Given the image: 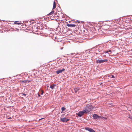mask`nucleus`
<instances>
[{"label":"nucleus","instance_id":"0eeeda50","mask_svg":"<svg viewBox=\"0 0 132 132\" xmlns=\"http://www.w3.org/2000/svg\"><path fill=\"white\" fill-rule=\"evenodd\" d=\"M65 69L64 68H63L62 70H59L56 71V73L58 74L60 73H62V72L64 71Z\"/></svg>","mask_w":132,"mask_h":132},{"label":"nucleus","instance_id":"423d86ee","mask_svg":"<svg viewBox=\"0 0 132 132\" xmlns=\"http://www.w3.org/2000/svg\"><path fill=\"white\" fill-rule=\"evenodd\" d=\"M85 129L87 130L90 132H96L93 129L88 127H85Z\"/></svg>","mask_w":132,"mask_h":132},{"label":"nucleus","instance_id":"1a4fd4ad","mask_svg":"<svg viewBox=\"0 0 132 132\" xmlns=\"http://www.w3.org/2000/svg\"><path fill=\"white\" fill-rule=\"evenodd\" d=\"M80 88L79 87H77L76 88L74 89L75 92V93H77V92L79 90Z\"/></svg>","mask_w":132,"mask_h":132},{"label":"nucleus","instance_id":"f3484780","mask_svg":"<svg viewBox=\"0 0 132 132\" xmlns=\"http://www.w3.org/2000/svg\"><path fill=\"white\" fill-rule=\"evenodd\" d=\"M22 94L24 96H26V94H25L24 93H22Z\"/></svg>","mask_w":132,"mask_h":132},{"label":"nucleus","instance_id":"bb28decb","mask_svg":"<svg viewBox=\"0 0 132 132\" xmlns=\"http://www.w3.org/2000/svg\"><path fill=\"white\" fill-rule=\"evenodd\" d=\"M49 87V86H47V87Z\"/></svg>","mask_w":132,"mask_h":132},{"label":"nucleus","instance_id":"4468645a","mask_svg":"<svg viewBox=\"0 0 132 132\" xmlns=\"http://www.w3.org/2000/svg\"><path fill=\"white\" fill-rule=\"evenodd\" d=\"M108 54H111L112 53V51L110 50H109V51H108Z\"/></svg>","mask_w":132,"mask_h":132},{"label":"nucleus","instance_id":"6ab92c4d","mask_svg":"<svg viewBox=\"0 0 132 132\" xmlns=\"http://www.w3.org/2000/svg\"><path fill=\"white\" fill-rule=\"evenodd\" d=\"M108 51H106L105 52V53H108Z\"/></svg>","mask_w":132,"mask_h":132},{"label":"nucleus","instance_id":"39448f33","mask_svg":"<svg viewBox=\"0 0 132 132\" xmlns=\"http://www.w3.org/2000/svg\"><path fill=\"white\" fill-rule=\"evenodd\" d=\"M93 118L95 119H99V118H102V117L98 116L96 114H94L93 115Z\"/></svg>","mask_w":132,"mask_h":132},{"label":"nucleus","instance_id":"ddd939ff","mask_svg":"<svg viewBox=\"0 0 132 132\" xmlns=\"http://www.w3.org/2000/svg\"><path fill=\"white\" fill-rule=\"evenodd\" d=\"M18 21H15L14 22V23L15 24H17L18 25H20L21 24V23H18Z\"/></svg>","mask_w":132,"mask_h":132},{"label":"nucleus","instance_id":"20e7f679","mask_svg":"<svg viewBox=\"0 0 132 132\" xmlns=\"http://www.w3.org/2000/svg\"><path fill=\"white\" fill-rule=\"evenodd\" d=\"M60 120L61 121L63 122H66L69 120V119L65 117L62 118H60Z\"/></svg>","mask_w":132,"mask_h":132},{"label":"nucleus","instance_id":"cd10ccee","mask_svg":"<svg viewBox=\"0 0 132 132\" xmlns=\"http://www.w3.org/2000/svg\"><path fill=\"white\" fill-rule=\"evenodd\" d=\"M22 82H24V81H22Z\"/></svg>","mask_w":132,"mask_h":132},{"label":"nucleus","instance_id":"f8f14e48","mask_svg":"<svg viewBox=\"0 0 132 132\" xmlns=\"http://www.w3.org/2000/svg\"><path fill=\"white\" fill-rule=\"evenodd\" d=\"M54 12V10H52V11L49 13V15H51L53 14V13Z\"/></svg>","mask_w":132,"mask_h":132},{"label":"nucleus","instance_id":"b1692460","mask_svg":"<svg viewBox=\"0 0 132 132\" xmlns=\"http://www.w3.org/2000/svg\"><path fill=\"white\" fill-rule=\"evenodd\" d=\"M43 119V118H42V119H39V120H41V119Z\"/></svg>","mask_w":132,"mask_h":132},{"label":"nucleus","instance_id":"6e6552de","mask_svg":"<svg viewBox=\"0 0 132 132\" xmlns=\"http://www.w3.org/2000/svg\"><path fill=\"white\" fill-rule=\"evenodd\" d=\"M67 26L68 27H74L76 26V25L75 24H67Z\"/></svg>","mask_w":132,"mask_h":132},{"label":"nucleus","instance_id":"9d476101","mask_svg":"<svg viewBox=\"0 0 132 132\" xmlns=\"http://www.w3.org/2000/svg\"><path fill=\"white\" fill-rule=\"evenodd\" d=\"M56 86V85H51L50 86V88H51L52 89H53Z\"/></svg>","mask_w":132,"mask_h":132},{"label":"nucleus","instance_id":"dca6fc26","mask_svg":"<svg viewBox=\"0 0 132 132\" xmlns=\"http://www.w3.org/2000/svg\"><path fill=\"white\" fill-rule=\"evenodd\" d=\"M41 92H42V93H41V94L42 95L43 94V93H44V91L43 90H42Z\"/></svg>","mask_w":132,"mask_h":132},{"label":"nucleus","instance_id":"393cba45","mask_svg":"<svg viewBox=\"0 0 132 132\" xmlns=\"http://www.w3.org/2000/svg\"><path fill=\"white\" fill-rule=\"evenodd\" d=\"M63 47L61 48V50L62 49H63Z\"/></svg>","mask_w":132,"mask_h":132},{"label":"nucleus","instance_id":"4be33fe9","mask_svg":"<svg viewBox=\"0 0 132 132\" xmlns=\"http://www.w3.org/2000/svg\"><path fill=\"white\" fill-rule=\"evenodd\" d=\"M7 118L8 119H11V117H9V118Z\"/></svg>","mask_w":132,"mask_h":132},{"label":"nucleus","instance_id":"aec40b11","mask_svg":"<svg viewBox=\"0 0 132 132\" xmlns=\"http://www.w3.org/2000/svg\"><path fill=\"white\" fill-rule=\"evenodd\" d=\"M112 78H114V76L113 75H112Z\"/></svg>","mask_w":132,"mask_h":132},{"label":"nucleus","instance_id":"a211bd4d","mask_svg":"<svg viewBox=\"0 0 132 132\" xmlns=\"http://www.w3.org/2000/svg\"><path fill=\"white\" fill-rule=\"evenodd\" d=\"M102 118V119L104 118V119H106V118H104V117H102V118Z\"/></svg>","mask_w":132,"mask_h":132},{"label":"nucleus","instance_id":"9b49d317","mask_svg":"<svg viewBox=\"0 0 132 132\" xmlns=\"http://www.w3.org/2000/svg\"><path fill=\"white\" fill-rule=\"evenodd\" d=\"M66 109L64 107H62L61 108L62 111L63 112Z\"/></svg>","mask_w":132,"mask_h":132},{"label":"nucleus","instance_id":"5701e85b","mask_svg":"<svg viewBox=\"0 0 132 132\" xmlns=\"http://www.w3.org/2000/svg\"><path fill=\"white\" fill-rule=\"evenodd\" d=\"M38 96L39 97H40V95H39V94H38Z\"/></svg>","mask_w":132,"mask_h":132},{"label":"nucleus","instance_id":"f257e3e1","mask_svg":"<svg viewBox=\"0 0 132 132\" xmlns=\"http://www.w3.org/2000/svg\"><path fill=\"white\" fill-rule=\"evenodd\" d=\"M85 110L86 111V113H87L91 111L93 108V106L92 105H87L86 106Z\"/></svg>","mask_w":132,"mask_h":132},{"label":"nucleus","instance_id":"2eb2a0df","mask_svg":"<svg viewBox=\"0 0 132 132\" xmlns=\"http://www.w3.org/2000/svg\"><path fill=\"white\" fill-rule=\"evenodd\" d=\"M56 7V5H55L54 4V5H53V9H55Z\"/></svg>","mask_w":132,"mask_h":132},{"label":"nucleus","instance_id":"f03ea898","mask_svg":"<svg viewBox=\"0 0 132 132\" xmlns=\"http://www.w3.org/2000/svg\"><path fill=\"white\" fill-rule=\"evenodd\" d=\"M108 60L107 59H105L104 60H96V62L97 63H103L105 62H107Z\"/></svg>","mask_w":132,"mask_h":132},{"label":"nucleus","instance_id":"412c9836","mask_svg":"<svg viewBox=\"0 0 132 132\" xmlns=\"http://www.w3.org/2000/svg\"><path fill=\"white\" fill-rule=\"evenodd\" d=\"M55 4V5H56L55 3V1H54L53 2V5Z\"/></svg>","mask_w":132,"mask_h":132},{"label":"nucleus","instance_id":"a878e982","mask_svg":"<svg viewBox=\"0 0 132 132\" xmlns=\"http://www.w3.org/2000/svg\"><path fill=\"white\" fill-rule=\"evenodd\" d=\"M73 54V53H71V54L72 55Z\"/></svg>","mask_w":132,"mask_h":132},{"label":"nucleus","instance_id":"7ed1b4c3","mask_svg":"<svg viewBox=\"0 0 132 132\" xmlns=\"http://www.w3.org/2000/svg\"><path fill=\"white\" fill-rule=\"evenodd\" d=\"M85 113H86V111L85 110H84L82 111H79L77 114V115L80 117H81Z\"/></svg>","mask_w":132,"mask_h":132}]
</instances>
